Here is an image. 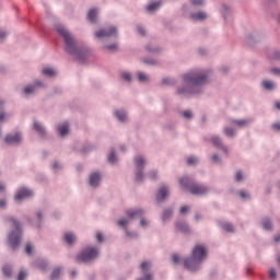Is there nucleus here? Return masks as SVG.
<instances>
[{
    "mask_svg": "<svg viewBox=\"0 0 280 280\" xmlns=\"http://www.w3.org/2000/svg\"><path fill=\"white\" fill-rule=\"evenodd\" d=\"M182 80L183 86L177 89L178 95H201L205 86L213 82L209 71H189L183 74Z\"/></svg>",
    "mask_w": 280,
    "mask_h": 280,
    "instance_id": "1",
    "label": "nucleus"
},
{
    "mask_svg": "<svg viewBox=\"0 0 280 280\" xmlns=\"http://www.w3.org/2000/svg\"><path fill=\"white\" fill-rule=\"evenodd\" d=\"M55 31L61 36L65 43V49L67 54L73 56L79 62H86L91 56V48L86 45H78V42L73 38V35L65 25L55 24Z\"/></svg>",
    "mask_w": 280,
    "mask_h": 280,
    "instance_id": "2",
    "label": "nucleus"
},
{
    "mask_svg": "<svg viewBox=\"0 0 280 280\" xmlns=\"http://www.w3.org/2000/svg\"><path fill=\"white\" fill-rule=\"evenodd\" d=\"M209 253L205 245H196L192 248L191 257H186L184 259V266L189 272H198L202 268V264L207 260Z\"/></svg>",
    "mask_w": 280,
    "mask_h": 280,
    "instance_id": "3",
    "label": "nucleus"
},
{
    "mask_svg": "<svg viewBox=\"0 0 280 280\" xmlns=\"http://www.w3.org/2000/svg\"><path fill=\"white\" fill-rule=\"evenodd\" d=\"M5 222H11L14 226L9 234V244L13 250H16L21 244V240H23V225L21 224V221L12 217H7Z\"/></svg>",
    "mask_w": 280,
    "mask_h": 280,
    "instance_id": "4",
    "label": "nucleus"
},
{
    "mask_svg": "<svg viewBox=\"0 0 280 280\" xmlns=\"http://www.w3.org/2000/svg\"><path fill=\"white\" fill-rule=\"evenodd\" d=\"M179 185L192 194V196H207V194H209L208 186L196 184L189 177H182Z\"/></svg>",
    "mask_w": 280,
    "mask_h": 280,
    "instance_id": "5",
    "label": "nucleus"
},
{
    "mask_svg": "<svg viewBox=\"0 0 280 280\" xmlns=\"http://www.w3.org/2000/svg\"><path fill=\"white\" fill-rule=\"evenodd\" d=\"M133 163L136 165L135 183L141 185L145 180V166L148 165V159L144 155H136L133 158Z\"/></svg>",
    "mask_w": 280,
    "mask_h": 280,
    "instance_id": "6",
    "label": "nucleus"
},
{
    "mask_svg": "<svg viewBox=\"0 0 280 280\" xmlns=\"http://www.w3.org/2000/svg\"><path fill=\"white\" fill-rule=\"evenodd\" d=\"M100 257V247H84L78 255L77 261L79 264H92Z\"/></svg>",
    "mask_w": 280,
    "mask_h": 280,
    "instance_id": "7",
    "label": "nucleus"
},
{
    "mask_svg": "<svg viewBox=\"0 0 280 280\" xmlns=\"http://www.w3.org/2000/svg\"><path fill=\"white\" fill-rule=\"evenodd\" d=\"M95 38H117V26H109L108 28H102L94 32Z\"/></svg>",
    "mask_w": 280,
    "mask_h": 280,
    "instance_id": "8",
    "label": "nucleus"
},
{
    "mask_svg": "<svg viewBox=\"0 0 280 280\" xmlns=\"http://www.w3.org/2000/svg\"><path fill=\"white\" fill-rule=\"evenodd\" d=\"M152 270V262L150 261H142L140 265V271H141V277L138 278L137 280H154V273L151 272Z\"/></svg>",
    "mask_w": 280,
    "mask_h": 280,
    "instance_id": "9",
    "label": "nucleus"
},
{
    "mask_svg": "<svg viewBox=\"0 0 280 280\" xmlns=\"http://www.w3.org/2000/svg\"><path fill=\"white\" fill-rule=\"evenodd\" d=\"M34 197V190L27 188V187H22L18 189V191L14 195V201L15 202H21L23 200H26V198H33Z\"/></svg>",
    "mask_w": 280,
    "mask_h": 280,
    "instance_id": "10",
    "label": "nucleus"
},
{
    "mask_svg": "<svg viewBox=\"0 0 280 280\" xmlns=\"http://www.w3.org/2000/svg\"><path fill=\"white\" fill-rule=\"evenodd\" d=\"M102 172L95 171L89 175V186L92 187V189H97L100 185H102Z\"/></svg>",
    "mask_w": 280,
    "mask_h": 280,
    "instance_id": "11",
    "label": "nucleus"
},
{
    "mask_svg": "<svg viewBox=\"0 0 280 280\" xmlns=\"http://www.w3.org/2000/svg\"><path fill=\"white\" fill-rule=\"evenodd\" d=\"M4 141L7 145H21L23 143V136L19 132L10 133L5 136Z\"/></svg>",
    "mask_w": 280,
    "mask_h": 280,
    "instance_id": "12",
    "label": "nucleus"
},
{
    "mask_svg": "<svg viewBox=\"0 0 280 280\" xmlns=\"http://www.w3.org/2000/svg\"><path fill=\"white\" fill-rule=\"evenodd\" d=\"M144 213L145 210L142 208L126 210V215L129 220H139V218H143Z\"/></svg>",
    "mask_w": 280,
    "mask_h": 280,
    "instance_id": "13",
    "label": "nucleus"
},
{
    "mask_svg": "<svg viewBox=\"0 0 280 280\" xmlns=\"http://www.w3.org/2000/svg\"><path fill=\"white\" fill-rule=\"evenodd\" d=\"M211 143L218 150H222L224 154H229V149L224 145V142H222V138H220V136H212Z\"/></svg>",
    "mask_w": 280,
    "mask_h": 280,
    "instance_id": "14",
    "label": "nucleus"
},
{
    "mask_svg": "<svg viewBox=\"0 0 280 280\" xmlns=\"http://www.w3.org/2000/svg\"><path fill=\"white\" fill-rule=\"evenodd\" d=\"M253 121H254L253 118L230 119V124H234V126H237L238 128H248V126H250Z\"/></svg>",
    "mask_w": 280,
    "mask_h": 280,
    "instance_id": "15",
    "label": "nucleus"
},
{
    "mask_svg": "<svg viewBox=\"0 0 280 280\" xmlns=\"http://www.w3.org/2000/svg\"><path fill=\"white\" fill-rule=\"evenodd\" d=\"M170 196V188L167 186H162L158 190L156 201L163 202Z\"/></svg>",
    "mask_w": 280,
    "mask_h": 280,
    "instance_id": "16",
    "label": "nucleus"
},
{
    "mask_svg": "<svg viewBox=\"0 0 280 280\" xmlns=\"http://www.w3.org/2000/svg\"><path fill=\"white\" fill-rule=\"evenodd\" d=\"M115 117L120 124H126V121H128V112L124 108L116 109Z\"/></svg>",
    "mask_w": 280,
    "mask_h": 280,
    "instance_id": "17",
    "label": "nucleus"
},
{
    "mask_svg": "<svg viewBox=\"0 0 280 280\" xmlns=\"http://www.w3.org/2000/svg\"><path fill=\"white\" fill-rule=\"evenodd\" d=\"M33 128L42 139H45V137H47V129L45 128V126H43V124L34 121Z\"/></svg>",
    "mask_w": 280,
    "mask_h": 280,
    "instance_id": "18",
    "label": "nucleus"
},
{
    "mask_svg": "<svg viewBox=\"0 0 280 280\" xmlns=\"http://www.w3.org/2000/svg\"><path fill=\"white\" fill-rule=\"evenodd\" d=\"M144 49L149 52V54H153L154 56L161 54L163 51V48L159 45H154V44H147L144 46Z\"/></svg>",
    "mask_w": 280,
    "mask_h": 280,
    "instance_id": "19",
    "label": "nucleus"
},
{
    "mask_svg": "<svg viewBox=\"0 0 280 280\" xmlns=\"http://www.w3.org/2000/svg\"><path fill=\"white\" fill-rule=\"evenodd\" d=\"M266 55L269 60H280V51L277 48H267Z\"/></svg>",
    "mask_w": 280,
    "mask_h": 280,
    "instance_id": "20",
    "label": "nucleus"
},
{
    "mask_svg": "<svg viewBox=\"0 0 280 280\" xmlns=\"http://www.w3.org/2000/svg\"><path fill=\"white\" fill-rule=\"evenodd\" d=\"M57 132L60 137H66L69 135V121H63L57 126Z\"/></svg>",
    "mask_w": 280,
    "mask_h": 280,
    "instance_id": "21",
    "label": "nucleus"
},
{
    "mask_svg": "<svg viewBox=\"0 0 280 280\" xmlns=\"http://www.w3.org/2000/svg\"><path fill=\"white\" fill-rule=\"evenodd\" d=\"M175 226L178 229V231H180V233H184L185 235L190 233L189 224H187L185 221H177Z\"/></svg>",
    "mask_w": 280,
    "mask_h": 280,
    "instance_id": "22",
    "label": "nucleus"
},
{
    "mask_svg": "<svg viewBox=\"0 0 280 280\" xmlns=\"http://www.w3.org/2000/svg\"><path fill=\"white\" fill-rule=\"evenodd\" d=\"M218 224L219 226H221V229H223V231H226V233H235V228L233 226V224H231V222L219 221Z\"/></svg>",
    "mask_w": 280,
    "mask_h": 280,
    "instance_id": "23",
    "label": "nucleus"
},
{
    "mask_svg": "<svg viewBox=\"0 0 280 280\" xmlns=\"http://www.w3.org/2000/svg\"><path fill=\"white\" fill-rule=\"evenodd\" d=\"M260 224L265 231H272V220L268 217H264L260 221Z\"/></svg>",
    "mask_w": 280,
    "mask_h": 280,
    "instance_id": "24",
    "label": "nucleus"
},
{
    "mask_svg": "<svg viewBox=\"0 0 280 280\" xmlns=\"http://www.w3.org/2000/svg\"><path fill=\"white\" fill-rule=\"evenodd\" d=\"M207 16V13L203 11L190 13V19L192 21H206Z\"/></svg>",
    "mask_w": 280,
    "mask_h": 280,
    "instance_id": "25",
    "label": "nucleus"
},
{
    "mask_svg": "<svg viewBox=\"0 0 280 280\" xmlns=\"http://www.w3.org/2000/svg\"><path fill=\"white\" fill-rule=\"evenodd\" d=\"M97 12H98L97 8H92L89 10L88 21H90V23H97Z\"/></svg>",
    "mask_w": 280,
    "mask_h": 280,
    "instance_id": "26",
    "label": "nucleus"
},
{
    "mask_svg": "<svg viewBox=\"0 0 280 280\" xmlns=\"http://www.w3.org/2000/svg\"><path fill=\"white\" fill-rule=\"evenodd\" d=\"M107 161L110 163V165H117L119 158H117V151L115 149L110 150Z\"/></svg>",
    "mask_w": 280,
    "mask_h": 280,
    "instance_id": "27",
    "label": "nucleus"
},
{
    "mask_svg": "<svg viewBox=\"0 0 280 280\" xmlns=\"http://www.w3.org/2000/svg\"><path fill=\"white\" fill-rule=\"evenodd\" d=\"M173 215H174V208L164 209L163 214H162L163 222H167L168 220L172 219Z\"/></svg>",
    "mask_w": 280,
    "mask_h": 280,
    "instance_id": "28",
    "label": "nucleus"
},
{
    "mask_svg": "<svg viewBox=\"0 0 280 280\" xmlns=\"http://www.w3.org/2000/svg\"><path fill=\"white\" fill-rule=\"evenodd\" d=\"M223 132L229 139H233L235 138V135H237V130H235L233 127H224Z\"/></svg>",
    "mask_w": 280,
    "mask_h": 280,
    "instance_id": "29",
    "label": "nucleus"
},
{
    "mask_svg": "<svg viewBox=\"0 0 280 280\" xmlns=\"http://www.w3.org/2000/svg\"><path fill=\"white\" fill-rule=\"evenodd\" d=\"M62 277V267H57L50 275V280H59Z\"/></svg>",
    "mask_w": 280,
    "mask_h": 280,
    "instance_id": "30",
    "label": "nucleus"
},
{
    "mask_svg": "<svg viewBox=\"0 0 280 280\" xmlns=\"http://www.w3.org/2000/svg\"><path fill=\"white\" fill-rule=\"evenodd\" d=\"M23 93L26 97H30V95H34L36 93V85H27L24 88Z\"/></svg>",
    "mask_w": 280,
    "mask_h": 280,
    "instance_id": "31",
    "label": "nucleus"
},
{
    "mask_svg": "<svg viewBox=\"0 0 280 280\" xmlns=\"http://www.w3.org/2000/svg\"><path fill=\"white\" fill-rule=\"evenodd\" d=\"M275 82L270 80L262 81V88L265 89V91H275Z\"/></svg>",
    "mask_w": 280,
    "mask_h": 280,
    "instance_id": "32",
    "label": "nucleus"
},
{
    "mask_svg": "<svg viewBox=\"0 0 280 280\" xmlns=\"http://www.w3.org/2000/svg\"><path fill=\"white\" fill-rule=\"evenodd\" d=\"M138 81L141 84H148V82H150V75L145 74L144 72H139L138 73Z\"/></svg>",
    "mask_w": 280,
    "mask_h": 280,
    "instance_id": "33",
    "label": "nucleus"
},
{
    "mask_svg": "<svg viewBox=\"0 0 280 280\" xmlns=\"http://www.w3.org/2000/svg\"><path fill=\"white\" fill-rule=\"evenodd\" d=\"M161 8V2H151L149 5H147L145 10L147 12H156Z\"/></svg>",
    "mask_w": 280,
    "mask_h": 280,
    "instance_id": "34",
    "label": "nucleus"
},
{
    "mask_svg": "<svg viewBox=\"0 0 280 280\" xmlns=\"http://www.w3.org/2000/svg\"><path fill=\"white\" fill-rule=\"evenodd\" d=\"M35 264L39 270H47V267L49 266L45 259H37Z\"/></svg>",
    "mask_w": 280,
    "mask_h": 280,
    "instance_id": "35",
    "label": "nucleus"
},
{
    "mask_svg": "<svg viewBox=\"0 0 280 280\" xmlns=\"http://www.w3.org/2000/svg\"><path fill=\"white\" fill-rule=\"evenodd\" d=\"M147 176L150 180H158L159 179V171L152 170L147 173Z\"/></svg>",
    "mask_w": 280,
    "mask_h": 280,
    "instance_id": "36",
    "label": "nucleus"
},
{
    "mask_svg": "<svg viewBox=\"0 0 280 280\" xmlns=\"http://www.w3.org/2000/svg\"><path fill=\"white\" fill-rule=\"evenodd\" d=\"M143 65H147V67H156L159 65V61L152 59V58H144L142 59Z\"/></svg>",
    "mask_w": 280,
    "mask_h": 280,
    "instance_id": "37",
    "label": "nucleus"
},
{
    "mask_svg": "<svg viewBox=\"0 0 280 280\" xmlns=\"http://www.w3.org/2000/svg\"><path fill=\"white\" fill-rule=\"evenodd\" d=\"M65 242H67L69 245L73 244L75 242V234L66 233L65 234Z\"/></svg>",
    "mask_w": 280,
    "mask_h": 280,
    "instance_id": "38",
    "label": "nucleus"
},
{
    "mask_svg": "<svg viewBox=\"0 0 280 280\" xmlns=\"http://www.w3.org/2000/svg\"><path fill=\"white\" fill-rule=\"evenodd\" d=\"M234 180L236 183H244V171H242V170L236 171V174L234 176Z\"/></svg>",
    "mask_w": 280,
    "mask_h": 280,
    "instance_id": "39",
    "label": "nucleus"
},
{
    "mask_svg": "<svg viewBox=\"0 0 280 280\" xmlns=\"http://www.w3.org/2000/svg\"><path fill=\"white\" fill-rule=\"evenodd\" d=\"M230 10H231V8L229 7V4H226V3L222 4L221 14L225 21H226V18L229 16Z\"/></svg>",
    "mask_w": 280,
    "mask_h": 280,
    "instance_id": "40",
    "label": "nucleus"
},
{
    "mask_svg": "<svg viewBox=\"0 0 280 280\" xmlns=\"http://www.w3.org/2000/svg\"><path fill=\"white\" fill-rule=\"evenodd\" d=\"M162 84L165 86H174V84H176V80L172 78H164L162 79Z\"/></svg>",
    "mask_w": 280,
    "mask_h": 280,
    "instance_id": "41",
    "label": "nucleus"
},
{
    "mask_svg": "<svg viewBox=\"0 0 280 280\" xmlns=\"http://www.w3.org/2000/svg\"><path fill=\"white\" fill-rule=\"evenodd\" d=\"M2 272L4 275V277H7L8 279H10V277H12V267L10 266H3L2 267Z\"/></svg>",
    "mask_w": 280,
    "mask_h": 280,
    "instance_id": "42",
    "label": "nucleus"
},
{
    "mask_svg": "<svg viewBox=\"0 0 280 280\" xmlns=\"http://www.w3.org/2000/svg\"><path fill=\"white\" fill-rule=\"evenodd\" d=\"M51 170L55 174H58V172H60V170H62V164L58 161H55L52 163Z\"/></svg>",
    "mask_w": 280,
    "mask_h": 280,
    "instance_id": "43",
    "label": "nucleus"
},
{
    "mask_svg": "<svg viewBox=\"0 0 280 280\" xmlns=\"http://www.w3.org/2000/svg\"><path fill=\"white\" fill-rule=\"evenodd\" d=\"M56 75H58V72H56V71H44L43 72L44 78L54 79V78H56Z\"/></svg>",
    "mask_w": 280,
    "mask_h": 280,
    "instance_id": "44",
    "label": "nucleus"
},
{
    "mask_svg": "<svg viewBox=\"0 0 280 280\" xmlns=\"http://www.w3.org/2000/svg\"><path fill=\"white\" fill-rule=\"evenodd\" d=\"M125 233L127 237H130L131 240H137V237H139V233L130 232L128 229L125 230Z\"/></svg>",
    "mask_w": 280,
    "mask_h": 280,
    "instance_id": "45",
    "label": "nucleus"
},
{
    "mask_svg": "<svg viewBox=\"0 0 280 280\" xmlns=\"http://www.w3.org/2000/svg\"><path fill=\"white\" fill-rule=\"evenodd\" d=\"M199 160L196 156H189L187 158V164L188 165H198Z\"/></svg>",
    "mask_w": 280,
    "mask_h": 280,
    "instance_id": "46",
    "label": "nucleus"
},
{
    "mask_svg": "<svg viewBox=\"0 0 280 280\" xmlns=\"http://www.w3.org/2000/svg\"><path fill=\"white\" fill-rule=\"evenodd\" d=\"M182 117H184V119H194V113H191V110H184Z\"/></svg>",
    "mask_w": 280,
    "mask_h": 280,
    "instance_id": "47",
    "label": "nucleus"
},
{
    "mask_svg": "<svg viewBox=\"0 0 280 280\" xmlns=\"http://www.w3.org/2000/svg\"><path fill=\"white\" fill-rule=\"evenodd\" d=\"M121 78L125 82H132V74H130V72H124Z\"/></svg>",
    "mask_w": 280,
    "mask_h": 280,
    "instance_id": "48",
    "label": "nucleus"
},
{
    "mask_svg": "<svg viewBox=\"0 0 280 280\" xmlns=\"http://www.w3.org/2000/svg\"><path fill=\"white\" fill-rule=\"evenodd\" d=\"M118 224H119V226H124V228H125V231H126V229H128V224H130V222L128 221V219L121 218V219L118 221Z\"/></svg>",
    "mask_w": 280,
    "mask_h": 280,
    "instance_id": "49",
    "label": "nucleus"
},
{
    "mask_svg": "<svg viewBox=\"0 0 280 280\" xmlns=\"http://www.w3.org/2000/svg\"><path fill=\"white\" fill-rule=\"evenodd\" d=\"M18 280H27V270H21L18 275Z\"/></svg>",
    "mask_w": 280,
    "mask_h": 280,
    "instance_id": "50",
    "label": "nucleus"
},
{
    "mask_svg": "<svg viewBox=\"0 0 280 280\" xmlns=\"http://www.w3.org/2000/svg\"><path fill=\"white\" fill-rule=\"evenodd\" d=\"M8 31L0 28V43H3V40L8 38Z\"/></svg>",
    "mask_w": 280,
    "mask_h": 280,
    "instance_id": "51",
    "label": "nucleus"
},
{
    "mask_svg": "<svg viewBox=\"0 0 280 280\" xmlns=\"http://www.w3.org/2000/svg\"><path fill=\"white\" fill-rule=\"evenodd\" d=\"M105 49H107V51H117V44H109V45H105Z\"/></svg>",
    "mask_w": 280,
    "mask_h": 280,
    "instance_id": "52",
    "label": "nucleus"
},
{
    "mask_svg": "<svg viewBox=\"0 0 280 280\" xmlns=\"http://www.w3.org/2000/svg\"><path fill=\"white\" fill-rule=\"evenodd\" d=\"M247 44L248 45H255V35L254 34H248L246 37Z\"/></svg>",
    "mask_w": 280,
    "mask_h": 280,
    "instance_id": "53",
    "label": "nucleus"
},
{
    "mask_svg": "<svg viewBox=\"0 0 280 280\" xmlns=\"http://www.w3.org/2000/svg\"><path fill=\"white\" fill-rule=\"evenodd\" d=\"M190 3H192L195 8H198L200 5H205V0H190Z\"/></svg>",
    "mask_w": 280,
    "mask_h": 280,
    "instance_id": "54",
    "label": "nucleus"
},
{
    "mask_svg": "<svg viewBox=\"0 0 280 280\" xmlns=\"http://www.w3.org/2000/svg\"><path fill=\"white\" fill-rule=\"evenodd\" d=\"M26 255H32L34 253V246L32 244H27L25 247Z\"/></svg>",
    "mask_w": 280,
    "mask_h": 280,
    "instance_id": "55",
    "label": "nucleus"
},
{
    "mask_svg": "<svg viewBox=\"0 0 280 280\" xmlns=\"http://www.w3.org/2000/svg\"><path fill=\"white\" fill-rule=\"evenodd\" d=\"M211 161H212V163H222V158H220V155H218V154H213L211 156Z\"/></svg>",
    "mask_w": 280,
    "mask_h": 280,
    "instance_id": "56",
    "label": "nucleus"
},
{
    "mask_svg": "<svg viewBox=\"0 0 280 280\" xmlns=\"http://www.w3.org/2000/svg\"><path fill=\"white\" fill-rule=\"evenodd\" d=\"M240 198L248 199V198H250V195L246 190H241L240 191Z\"/></svg>",
    "mask_w": 280,
    "mask_h": 280,
    "instance_id": "57",
    "label": "nucleus"
},
{
    "mask_svg": "<svg viewBox=\"0 0 280 280\" xmlns=\"http://www.w3.org/2000/svg\"><path fill=\"white\" fill-rule=\"evenodd\" d=\"M36 215H37V220H38V222L36 224V228L40 229V222H43V213L42 212H37Z\"/></svg>",
    "mask_w": 280,
    "mask_h": 280,
    "instance_id": "58",
    "label": "nucleus"
},
{
    "mask_svg": "<svg viewBox=\"0 0 280 280\" xmlns=\"http://www.w3.org/2000/svg\"><path fill=\"white\" fill-rule=\"evenodd\" d=\"M273 132H280V122H273L271 125Z\"/></svg>",
    "mask_w": 280,
    "mask_h": 280,
    "instance_id": "59",
    "label": "nucleus"
},
{
    "mask_svg": "<svg viewBox=\"0 0 280 280\" xmlns=\"http://www.w3.org/2000/svg\"><path fill=\"white\" fill-rule=\"evenodd\" d=\"M269 276H270V279L272 280L277 279V270H275V268H270Z\"/></svg>",
    "mask_w": 280,
    "mask_h": 280,
    "instance_id": "60",
    "label": "nucleus"
},
{
    "mask_svg": "<svg viewBox=\"0 0 280 280\" xmlns=\"http://www.w3.org/2000/svg\"><path fill=\"white\" fill-rule=\"evenodd\" d=\"M148 220H145L144 218L140 220V226H142V229H148Z\"/></svg>",
    "mask_w": 280,
    "mask_h": 280,
    "instance_id": "61",
    "label": "nucleus"
},
{
    "mask_svg": "<svg viewBox=\"0 0 280 280\" xmlns=\"http://www.w3.org/2000/svg\"><path fill=\"white\" fill-rule=\"evenodd\" d=\"M96 240L100 243L104 242V234L102 232L96 233Z\"/></svg>",
    "mask_w": 280,
    "mask_h": 280,
    "instance_id": "62",
    "label": "nucleus"
},
{
    "mask_svg": "<svg viewBox=\"0 0 280 280\" xmlns=\"http://www.w3.org/2000/svg\"><path fill=\"white\" fill-rule=\"evenodd\" d=\"M179 213H182V214L189 213V207L183 206V207L179 209Z\"/></svg>",
    "mask_w": 280,
    "mask_h": 280,
    "instance_id": "63",
    "label": "nucleus"
},
{
    "mask_svg": "<svg viewBox=\"0 0 280 280\" xmlns=\"http://www.w3.org/2000/svg\"><path fill=\"white\" fill-rule=\"evenodd\" d=\"M173 261H174V264H180V256L178 254H174Z\"/></svg>",
    "mask_w": 280,
    "mask_h": 280,
    "instance_id": "64",
    "label": "nucleus"
}]
</instances>
